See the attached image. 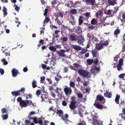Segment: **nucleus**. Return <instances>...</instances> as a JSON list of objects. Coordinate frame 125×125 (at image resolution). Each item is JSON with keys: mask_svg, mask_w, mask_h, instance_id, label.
Here are the masks:
<instances>
[{"mask_svg": "<svg viewBox=\"0 0 125 125\" xmlns=\"http://www.w3.org/2000/svg\"><path fill=\"white\" fill-rule=\"evenodd\" d=\"M80 1H77L75 2L74 3V6H77L80 5Z\"/></svg>", "mask_w": 125, "mask_h": 125, "instance_id": "obj_47", "label": "nucleus"}, {"mask_svg": "<svg viewBox=\"0 0 125 125\" xmlns=\"http://www.w3.org/2000/svg\"><path fill=\"white\" fill-rule=\"evenodd\" d=\"M45 94L42 95L41 96V98L42 99V102L43 101L47 102V99L48 98V95L46 93H45Z\"/></svg>", "mask_w": 125, "mask_h": 125, "instance_id": "obj_13", "label": "nucleus"}, {"mask_svg": "<svg viewBox=\"0 0 125 125\" xmlns=\"http://www.w3.org/2000/svg\"><path fill=\"white\" fill-rule=\"evenodd\" d=\"M50 21V19L48 17L46 18L44 21V24H45L47 22H48Z\"/></svg>", "mask_w": 125, "mask_h": 125, "instance_id": "obj_50", "label": "nucleus"}, {"mask_svg": "<svg viewBox=\"0 0 125 125\" xmlns=\"http://www.w3.org/2000/svg\"><path fill=\"white\" fill-rule=\"evenodd\" d=\"M98 59H96L94 62V63L95 65L92 66L90 70L91 73L94 75H95L99 72L100 66L99 65H98Z\"/></svg>", "mask_w": 125, "mask_h": 125, "instance_id": "obj_1", "label": "nucleus"}, {"mask_svg": "<svg viewBox=\"0 0 125 125\" xmlns=\"http://www.w3.org/2000/svg\"><path fill=\"white\" fill-rule=\"evenodd\" d=\"M78 72L81 75L84 77L88 76L89 74V73L84 70L79 69L78 70Z\"/></svg>", "mask_w": 125, "mask_h": 125, "instance_id": "obj_3", "label": "nucleus"}, {"mask_svg": "<svg viewBox=\"0 0 125 125\" xmlns=\"http://www.w3.org/2000/svg\"><path fill=\"white\" fill-rule=\"evenodd\" d=\"M66 52H69V49H67L66 50H65L63 49H61L58 52H57V53L59 56L63 57L66 58L67 57L64 54Z\"/></svg>", "mask_w": 125, "mask_h": 125, "instance_id": "obj_5", "label": "nucleus"}, {"mask_svg": "<svg viewBox=\"0 0 125 125\" xmlns=\"http://www.w3.org/2000/svg\"><path fill=\"white\" fill-rule=\"evenodd\" d=\"M1 116L2 117L3 120H5L7 119L8 117V115H2Z\"/></svg>", "mask_w": 125, "mask_h": 125, "instance_id": "obj_49", "label": "nucleus"}, {"mask_svg": "<svg viewBox=\"0 0 125 125\" xmlns=\"http://www.w3.org/2000/svg\"><path fill=\"white\" fill-rule=\"evenodd\" d=\"M120 98V95H118V94H117L116 95L115 100L116 103L117 104H118L119 103V100Z\"/></svg>", "mask_w": 125, "mask_h": 125, "instance_id": "obj_26", "label": "nucleus"}, {"mask_svg": "<svg viewBox=\"0 0 125 125\" xmlns=\"http://www.w3.org/2000/svg\"><path fill=\"white\" fill-rule=\"evenodd\" d=\"M72 47L76 50H81V49L80 46L77 45H73L72 46Z\"/></svg>", "mask_w": 125, "mask_h": 125, "instance_id": "obj_20", "label": "nucleus"}, {"mask_svg": "<svg viewBox=\"0 0 125 125\" xmlns=\"http://www.w3.org/2000/svg\"><path fill=\"white\" fill-rule=\"evenodd\" d=\"M62 19H61L60 18H59V17H56L55 19V21L58 24L59 26L61 24V23L62 22Z\"/></svg>", "mask_w": 125, "mask_h": 125, "instance_id": "obj_18", "label": "nucleus"}, {"mask_svg": "<svg viewBox=\"0 0 125 125\" xmlns=\"http://www.w3.org/2000/svg\"><path fill=\"white\" fill-rule=\"evenodd\" d=\"M41 93V91L40 90H37L36 92V95L38 97L40 95Z\"/></svg>", "mask_w": 125, "mask_h": 125, "instance_id": "obj_52", "label": "nucleus"}, {"mask_svg": "<svg viewBox=\"0 0 125 125\" xmlns=\"http://www.w3.org/2000/svg\"><path fill=\"white\" fill-rule=\"evenodd\" d=\"M85 16L87 17L90 16V13L89 12H87L84 14Z\"/></svg>", "mask_w": 125, "mask_h": 125, "instance_id": "obj_60", "label": "nucleus"}, {"mask_svg": "<svg viewBox=\"0 0 125 125\" xmlns=\"http://www.w3.org/2000/svg\"><path fill=\"white\" fill-rule=\"evenodd\" d=\"M37 82L35 80H33L32 82V86L33 88H35L37 86Z\"/></svg>", "mask_w": 125, "mask_h": 125, "instance_id": "obj_30", "label": "nucleus"}, {"mask_svg": "<svg viewBox=\"0 0 125 125\" xmlns=\"http://www.w3.org/2000/svg\"><path fill=\"white\" fill-rule=\"evenodd\" d=\"M12 72L13 76L15 77L17 75L18 72L17 70L15 68H14L12 70Z\"/></svg>", "mask_w": 125, "mask_h": 125, "instance_id": "obj_15", "label": "nucleus"}, {"mask_svg": "<svg viewBox=\"0 0 125 125\" xmlns=\"http://www.w3.org/2000/svg\"><path fill=\"white\" fill-rule=\"evenodd\" d=\"M97 22L96 20L95 19H93L91 21V23L93 25L96 24Z\"/></svg>", "mask_w": 125, "mask_h": 125, "instance_id": "obj_40", "label": "nucleus"}, {"mask_svg": "<svg viewBox=\"0 0 125 125\" xmlns=\"http://www.w3.org/2000/svg\"><path fill=\"white\" fill-rule=\"evenodd\" d=\"M63 112L61 110H58L57 112V114L59 117H61L62 119V117H65L63 116Z\"/></svg>", "mask_w": 125, "mask_h": 125, "instance_id": "obj_16", "label": "nucleus"}, {"mask_svg": "<svg viewBox=\"0 0 125 125\" xmlns=\"http://www.w3.org/2000/svg\"><path fill=\"white\" fill-rule=\"evenodd\" d=\"M86 3H90V4L92 5H94L95 3L94 0H85Z\"/></svg>", "mask_w": 125, "mask_h": 125, "instance_id": "obj_22", "label": "nucleus"}, {"mask_svg": "<svg viewBox=\"0 0 125 125\" xmlns=\"http://www.w3.org/2000/svg\"><path fill=\"white\" fill-rule=\"evenodd\" d=\"M123 61L121 59H119V61L118 64L117 65V68L118 70V71L120 70H122V68L121 67L122 65L123 64Z\"/></svg>", "mask_w": 125, "mask_h": 125, "instance_id": "obj_7", "label": "nucleus"}, {"mask_svg": "<svg viewBox=\"0 0 125 125\" xmlns=\"http://www.w3.org/2000/svg\"><path fill=\"white\" fill-rule=\"evenodd\" d=\"M109 42L107 41H106V42H104V43H102V44H103L104 46V45L105 46H106L108 45Z\"/></svg>", "mask_w": 125, "mask_h": 125, "instance_id": "obj_63", "label": "nucleus"}, {"mask_svg": "<svg viewBox=\"0 0 125 125\" xmlns=\"http://www.w3.org/2000/svg\"><path fill=\"white\" fill-rule=\"evenodd\" d=\"M0 73H1L2 75H3L4 73V70L0 68Z\"/></svg>", "mask_w": 125, "mask_h": 125, "instance_id": "obj_56", "label": "nucleus"}, {"mask_svg": "<svg viewBox=\"0 0 125 125\" xmlns=\"http://www.w3.org/2000/svg\"><path fill=\"white\" fill-rule=\"evenodd\" d=\"M93 62V61L92 59H88L87 61V64L89 65H91Z\"/></svg>", "mask_w": 125, "mask_h": 125, "instance_id": "obj_37", "label": "nucleus"}, {"mask_svg": "<svg viewBox=\"0 0 125 125\" xmlns=\"http://www.w3.org/2000/svg\"><path fill=\"white\" fill-rule=\"evenodd\" d=\"M79 40L81 43H83L85 41L84 36L82 35H80L79 36Z\"/></svg>", "mask_w": 125, "mask_h": 125, "instance_id": "obj_21", "label": "nucleus"}, {"mask_svg": "<svg viewBox=\"0 0 125 125\" xmlns=\"http://www.w3.org/2000/svg\"><path fill=\"white\" fill-rule=\"evenodd\" d=\"M90 89V87H87L84 90H82V91L84 93H89Z\"/></svg>", "mask_w": 125, "mask_h": 125, "instance_id": "obj_25", "label": "nucleus"}, {"mask_svg": "<svg viewBox=\"0 0 125 125\" xmlns=\"http://www.w3.org/2000/svg\"><path fill=\"white\" fill-rule=\"evenodd\" d=\"M92 53L94 57H97L98 55V53L97 52L93 50L92 51Z\"/></svg>", "mask_w": 125, "mask_h": 125, "instance_id": "obj_28", "label": "nucleus"}, {"mask_svg": "<svg viewBox=\"0 0 125 125\" xmlns=\"http://www.w3.org/2000/svg\"><path fill=\"white\" fill-rule=\"evenodd\" d=\"M45 77L44 76H42L41 78L40 82L41 83H43L45 81Z\"/></svg>", "mask_w": 125, "mask_h": 125, "instance_id": "obj_43", "label": "nucleus"}, {"mask_svg": "<svg viewBox=\"0 0 125 125\" xmlns=\"http://www.w3.org/2000/svg\"><path fill=\"white\" fill-rule=\"evenodd\" d=\"M35 112L34 111H31L29 113L28 115V116L29 117H31V116L32 115L35 114Z\"/></svg>", "mask_w": 125, "mask_h": 125, "instance_id": "obj_44", "label": "nucleus"}, {"mask_svg": "<svg viewBox=\"0 0 125 125\" xmlns=\"http://www.w3.org/2000/svg\"><path fill=\"white\" fill-rule=\"evenodd\" d=\"M26 103H27V104H28L29 105H31L32 104V102L31 101H28L27 100H26Z\"/></svg>", "mask_w": 125, "mask_h": 125, "instance_id": "obj_61", "label": "nucleus"}, {"mask_svg": "<svg viewBox=\"0 0 125 125\" xmlns=\"http://www.w3.org/2000/svg\"><path fill=\"white\" fill-rule=\"evenodd\" d=\"M97 100L100 101H102L104 99V98L100 95H98L97 97Z\"/></svg>", "mask_w": 125, "mask_h": 125, "instance_id": "obj_33", "label": "nucleus"}, {"mask_svg": "<svg viewBox=\"0 0 125 125\" xmlns=\"http://www.w3.org/2000/svg\"><path fill=\"white\" fill-rule=\"evenodd\" d=\"M49 49L51 51L54 52H55L56 50V48L53 46H50L49 47Z\"/></svg>", "mask_w": 125, "mask_h": 125, "instance_id": "obj_31", "label": "nucleus"}, {"mask_svg": "<svg viewBox=\"0 0 125 125\" xmlns=\"http://www.w3.org/2000/svg\"><path fill=\"white\" fill-rule=\"evenodd\" d=\"M76 103H71L70 104L69 107L72 110H73L75 109L76 107L75 104Z\"/></svg>", "mask_w": 125, "mask_h": 125, "instance_id": "obj_23", "label": "nucleus"}, {"mask_svg": "<svg viewBox=\"0 0 125 125\" xmlns=\"http://www.w3.org/2000/svg\"><path fill=\"white\" fill-rule=\"evenodd\" d=\"M33 121L35 123H39L41 125H42V121L40 118L37 119L36 118H34L33 119Z\"/></svg>", "mask_w": 125, "mask_h": 125, "instance_id": "obj_12", "label": "nucleus"}, {"mask_svg": "<svg viewBox=\"0 0 125 125\" xmlns=\"http://www.w3.org/2000/svg\"><path fill=\"white\" fill-rule=\"evenodd\" d=\"M70 12L71 13L73 14H75L76 12V10L75 9H72L70 11Z\"/></svg>", "mask_w": 125, "mask_h": 125, "instance_id": "obj_48", "label": "nucleus"}, {"mask_svg": "<svg viewBox=\"0 0 125 125\" xmlns=\"http://www.w3.org/2000/svg\"><path fill=\"white\" fill-rule=\"evenodd\" d=\"M14 7H15V10L16 11H18L20 10V7H18L17 5L15 4L14 5Z\"/></svg>", "mask_w": 125, "mask_h": 125, "instance_id": "obj_51", "label": "nucleus"}, {"mask_svg": "<svg viewBox=\"0 0 125 125\" xmlns=\"http://www.w3.org/2000/svg\"><path fill=\"white\" fill-rule=\"evenodd\" d=\"M107 1L108 3L110 5L114 6L115 5V4L111 0H108Z\"/></svg>", "mask_w": 125, "mask_h": 125, "instance_id": "obj_39", "label": "nucleus"}, {"mask_svg": "<svg viewBox=\"0 0 125 125\" xmlns=\"http://www.w3.org/2000/svg\"><path fill=\"white\" fill-rule=\"evenodd\" d=\"M103 13V12L102 10L99 11L97 12L96 14V17L98 18H100L102 16Z\"/></svg>", "mask_w": 125, "mask_h": 125, "instance_id": "obj_14", "label": "nucleus"}, {"mask_svg": "<svg viewBox=\"0 0 125 125\" xmlns=\"http://www.w3.org/2000/svg\"><path fill=\"white\" fill-rule=\"evenodd\" d=\"M25 123L26 125H34L33 122H31L29 120H26Z\"/></svg>", "mask_w": 125, "mask_h": 125, "instance_id": "obj_24", "label": "nucleus"}, {"mask_svg": "<svg viewBox=\"0 0 125 125\" xmlns=\"http://www.w3.org/2000/svg\"><path fill=\"white\" fill-rule=\"evenodd\" d=\"M48 11V9H46L44 11V15L46 16L47 15V13Z\"/></svg>", "mask_w": 125, "mask_h": 125, "instance_id": "obj_59", "label": "nucleus"}, {"mask_svg": "<svg viewBox=\"0 0 125 125\" xmlns=\"http://www.w3.org/2000/svg\"><path fill=\"white\" fill-rule=\"evenodd\" d=\"M77 125H86L85 122L84 121H80L79 123H78Z\"/></svg>", "mask_w": 125, "mask_h": 125, "instance_id": "obj_42", "label": "nucleus"}, {"mask_svg": "<svg viewBox=\"0 0 125 125\" xmlns=\"http://www.w3.org/2000/svg\"><path fill=\"white\" fill-rule=\"evenodd\" d=\"M20 104L21 106L22 107H25L27 105L25 101L22 100L20 103Z\"/></svg>", "mask_w": 125, "mask_h": 125, "instance_id": "obj_17", "label": "nucleus"}, {"mask_svg": "<svg viewBox=\"0 0 125 125\" xmlns=\"http://www.w3.org/2000/svg\"><path fill=\"white\" fill-rule=\"evenodd\" d=\"M62 90V89L61 88H58L57 87L56 88V89L55 90L56 92L58 94L59 93V90H60V91H61Z\"/></svg>", "mask_w": 125, "mask_h": 125, "instance_id": "obj_53", "label": "nucleus"}, {"mask_svg": "<svg viewBox=\"0 0 125 125\" xmlns=\"http://www.w3.org/2000/svg\"><path fill=\"white\" fill-rule=\"evenodd\" d=\"M71 103H76V102L75 100V97L74 96H73L71 97Z\"/></svg>", "mask_w": 125, "mask_h": 125, "instance_id": "obj_38", "label": "nucleus"}, {"mask_svg": "<svg viewBox=\"0 0 125 125\" xmlns=\"http://www.w3.org/2000/svg\"><path fill=\"white\" fill-rule=\"evenodd\" d=\"M69 84L70 86L73 88L75 86V83L71 81H70Z\"/></svg>", "mask_w": 125, "mask_h": 125, "instance_id": "obj_36", "label": "nucleus"}, {"mask_svg": "<svg viewBox=\"0 0 125 125\" xmlns=\"http://www.w3.org/2000/svg\"><path fill=\"white\" fill-rule=\"evenodd\" d=\"M15 19L16 20V21H15V22L17 23V22H18L19 23V24H18L17 25V27L19 26V24H20L21 23V22H19L18 21V19L16 17L15 18Z\"/></svg>", "mask_w": 125, "mask_h": 125, "instance_id": "obj_57", "label": "nucleus"}, {"mask_svg": "<svg viewBox=\"0 0 125 125\" xmlns=\"http://www.w3.org/2000/svg\"><path fill=\"white\" fill-rule=\"evenodd\" d=\"M87 49L85 48H83L82 49V51L80 52V53L82 54H84L87 52Z\"/></svg>", "mask_w": 125, "mask_h": 125, "instance_id": "obj_41", "label": "nucleus"}, {"mask_svg": "<svg viewBox=\"0 0 125 125\" xmlns=\"http://www.w3.org/2000/svg\"><path fill=\"white\" fill-rule=\"evenodd\" d=\"M64 91L66 95L69 97H70L72 92V90L71 88L66 86L64 88Z\"/></svg>", "mask_w": 125, "mask_h": 125, "instance_id": "obj_4", "label": "nucleus"}, {"mask_svg": "<svg viewBox=\"0 0 125 125\" xmlns=\"http://www.w3.org/2000/svg\"><path fill=\"white\" fill-rule=\"evenodd\" d=\"M76 31L78 33H80L82 31L80 27H78L76 30Z\"/></svg>", "mask_w": 125, "mask_h": 125, "instance_id": "obj_46", "label": "nucleus"}, {"mask_svg": "<svg viewBox=\"0 0 125 125\" xmlns=\"http://www.w3.org/2000/svg\"><path fill=\"white\" fill-rule=\"evenodd\" d=\"M120 32V30L119 29H117L116 30L114 31V34L115 35H117L119 34Z\"/></svg>", "mask_w": 125, "mask_h": 125, "instance_id": "obj_45", "label": "nucleus"}, {"mask_svg": "<svg viewBox=\"0 0 125 125\" xmlns=\"http://www.w3.org/2000/svg\"><path fill=\"white\" fill-rule=\"evenodd\" d=\"M70 38L72 41H75L78 40V37L75 34H73L70 35Z\"/></svg>", "mask_w": 125, "mask_h": 125, "instance_id": "obj_8", "label": "nucleus"}, {"mask_svg": "<svg viewBox=\"0 0 125 125\" xmlns=\"http://www.w3.org/2000/svg\"><path fill=\"white\" fill-rule=\"evenodd\" d=\"M91 115L93 116L92 118L93 120L92 124L93 125H103V122L98 119L97 117L94 116L93 113Z\"/></svg>", "mask_w": 125, "mask_h": 125, "instance_id": "obj_2", "label": "nucleus"}, {"mask_svg": "<svg viewBox=\"0 0 125 125\" xmlns=\"http://www.w3.org/2000/svg\"><path fill=\"white\" fill-rule=\"evenodd\" d=\"M25 90V89L24 88H22L19 91H18L16 92L15 91H14L12 92V94L13 96H16L20 95V93L21 92L22 93H23Z\"/></svg>", "mask_w": 125, "mask_h": 125, "instance_id": "obj_6", "label": "nucleus"}, {"mask_svg": "<svg viewBox=\"0 0 125 125\" xmlns=\"http://www.w3.org/2000/svg\"><path fill=\"white\" fill-rule=\"evenodd\" d=\"M113 11L112 10H109L107 11H105V13L107 15H110L111 14V13L112 12H113Z\"/></svg>", "mask_w": 125, "mask_h": 125, "instance_id": "obj_34", "label": "nucleus"}, {"mask_svg": "<svg viewBox=\"0 0 125 125\" xmlns=\"http://www.w3.org/2000/svg\"><path fill=\"white\" fill-rule=\"evenodd\" d=\"M73 66L71 65L70 66V67L71 69L74 70H77L80 66V65L78 63H74L73 64Z\"/></svg>", "mask_w": 125, "mask_h": 125, "instance_id": "obj_9", "label": "nucleus"}, {"mask_svg": "<svg viewBox=\"0 0 125 125\" xmlns=\"http://www.w3.org/2000/svg\"><path fill=\"white\" fill-rule=\"evenodd\" d=\"M2 62L3 63V64L4 65H7L8 63V62L6 61L5 59H3L2 60Z\"/></svg>", "mask_w": 125, "mask_h": 125, "instance_id": "obj_55", "label": "nucleus"}, {"mask_svg": "<svg viewBox=\"0 0 125 125\" xmlns=\"http://www.w3.org/2000/svg\"><path fill=\"white\" fill-rule=\"evenodd\" d=\"M1 112L3 114L7 113L6 109L5 108H3L1 109Z\"/></svg>", "mask_w": 125, "mask_h": 125, "instance_id": "obj_58", "label": "nucleus"}, {"mask_svg": "<svg viewBox=\"0 0 125 125\" xmlns=\"http://www.w3.org/2000/svg\"><path fill=\"white\" fill-rule=\"evenodd\" d=\"M63 14L61 12H59L57 15L56 17H59V18H60L61 19H62L63 16Z\"/></svg>", "mask_w": 125, "mask_h": 125, "instance_id": "obj_29", "label": "nucleus"}, {"mask_svg": "<svg viewBox=\"0 0 125 125\" xmlns=\"http://www.w3.org/2000/svg\"><path fill=\"white\" fill-rule=\"evenodd\" d=\"M107 91H106V92L104 93V96L108 98H111L112 96V94L110 92H107Z\"/></svg>", "mask_w": 125, "mask_h": 125, "instance_id": "obj_19", "label": "nucleus"}, {"mask_svg": "<svg viewBox=\"0 0 125 125\" xmlns=\"http://www.w3.org/2000/svg\"><path fill=\"white\" fill-rule=\"evenodd\" d=\"M125 75V74L122 73L120 74L118 76L120 78H123Z\"/></svg>", "mask_w": 125, "mask_h": 125, "instance_id": "obj_54", "label": "nucleus"}, {"mask_svg": "<svg viewBox=\"0 0 125 125\" xmlns=\"http://www.w3.org/2000/svg\"><path fill=\"white\" fill-rule=\"evenodd\" d=\"M83 18L82 16H80L79 20V25L82 24L83 23Z\"/></svg>", "mask_w": 125, "mask_h": 125, "instance_id": "obj_35", "label": "nucleus"}, {"mask_svg": "<svg viewBox=\"0 0 125 125\" xmlns=\"http://www.w3.org/2000/svg\"><path fill=\"white\" fill-rule=\"evenodd\" d=\"M68 71L67 67H64V73H67Z\"/></svg>", "mask_w": 125, "mask_h": 125, "instance_id": "obj_62", "label": "nucleus"}, {"mask_svg": "<svg viewBox=\"0 0 125 125\" xmlns=\"http://www.w3.org/2000/svg\"><path fill=\"white\" fill-rule=\"evenodd\" d=\"M7 8L4 6L3 7V11L4 12V16L6 15L7 14Z\"/></svg>", "mask_w": 125, "mask_h": 125, "instance_id": "obj_27", "label": "nucleus"}, {"mask_svg": "<svg viewBox=\"0 0 125 125\" xmlns=\"http://www.w3.org/2000/svg\"><path fill=\"white\" fill-rule=\"evenodd\" d=\"M94 105L97 108H102L103 107V106L102 105L99 104L97 103L94 104Z\"/></svg>", "mask_w": 125, "mask_h": 125, "instance_id": "obj_32", "label": "nucleus"}, {"mask_svg": "<svg viewBox=\"0 0 125 125\" xmlns=\"http://www.w3.org/2000/svg\"><path fill=\"white\" fill-rule=\"evenodd\" d=\"M65 117H62V119L65 121L66 123L67 124H69L71 122L69 120L67 119L69 117V116L68 115L66 114L65 115Z\"/></svg>", "mask_w": 125, "mask_h": 125, "instance_id": "obj_10", "label": "nucleus"}, {"mask_svg": "<svg viewBox=\"0 0 125 125\" xmlns=\"http://www.w3.org/2000/svg\"><path fill=\"white\" fill-rule=\"evenodd\" d=\"M104 46L103 44L101 42H99L98 44H96V48L98 50H101Z\"/></svg>", "mask_w": 125, "mask_h": 125, "instance_id": "obj_11", "label": "nucleus"}, {"mask_svg": "<svg viewBox=\"0 0 125 125\" xmlns=\"http://www.w3.org/2000/svg\"><path fill=\"white\" fill-rule=\"evenodd\" d=\"M51 94L52 96L54 98H55L56 96V95L53 92H51Z\"/></svg>", "mask_w": 125, "mask_h": 125, "instance_id": "obj_64", "label": "nucleus"}]
</instances>
